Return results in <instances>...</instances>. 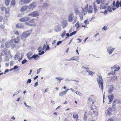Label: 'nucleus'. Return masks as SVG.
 I'll return each mask as SVG.
<instances>
[{"label":"nucleus","mask_w":121,"mask_h":121,"mask_svg":"<svg viewBox=\"0 0 121 121\" xmlns=\"http://www.w3.org/2000/svg\"><path fill=\"white\" fill-rule=\"evenodd\" d=\"M114 88L112 85L109 86L108 87V92L111 94L114 91Z\"/></svg>","instance_id":"obj_6"},{"label":"nucleus","mask_w":121,"mask_h":121,"mask_svg":"<svg viewBox=\"0 0 121 121\" xmlns=\"http://www.w3.org/2000/svg\"><path fill=\"white\" fill-rule=\"evenodd\" d=\"M97 81L99 84V87L101 88L102 92H103V80L101 76V75L98 76V77L97 79Z\"/></svg>","instance_id":"obj_1"},{"label":"nucleus","mask_w":121,"mask_h":121,"mask_svg":"<svg viewBox=\"0 0 121 121\" xmlns=\"http://www.w3.org/2000/svg\"><path fill=\"white\" fill-rule=\"evenodd\" d=\"M115 72H114V71H111L110 73H108V75L109 76H110L111 75H112V74H115Z\"/></svg>","instance_id":"obj_37"},{"label":"nucleus","mask_w":121,"mask_h":121,"mask_svg":"<svg viewBox=\"0 0 121 121\" xmlns=\"http://www.w3.org/2000/svg\"><path fill=\"white\" fill-rule=\"evenodd\" d=\"M16 4V1L15 0H12L11 4V6L13 7Z\"/></svg>","instance_id":"obj_22"},{"label":"nucleus","mask_w":121,"mask_h":121,"mask_svg":"<svg viewBox=\"0 0 121 121\" xmlns=\"http://www.w3.org/2000/svg\"><path fill=\"white\" fill-rule=\"evenodd\" d=\"M21 2L25 4H27V3L26 0H21Z\"/></svg>","instance_id":"obj_44"},{"label":"nucleus","mask_w":121,"mask_h":121,"mask_svg":"<svg viewBox=\"0 0 121 121\" xmlns=\"http://www.w3.org/2000/svg\"><path fill=\"white\" fill-rule=\"evenodd\" d=\"M93 96H94L93 95H91L89 97L88 100V103L89 104H90L91 103H92V104L93 103Z\"/></svg>","instance_id":"obj_11"},{"label":"nucleus","mask_w":121,"mask_h":121,"mask_svg":"<svg viewBox=\"0 0 121 121\" xmlns=\"http://www.w3.org/2000/svg\"><path fill=\"white\" fill-rule=\"evenodd\" d=\"M82 15H80V17L81 18V17L82 18L83 16L85 15V14H86L87 13V11H86L85 10H84V9H83L82 8Z\"/></svg>","instance_id":"obj_16"},{"label":"nucleus","mask_w":121,"mask_h":121,"mask_svg":"<svg viewBox=\"0 0 121 121\" xmlns=\"http://www.w3.org/2000/svg\"><path fill=\"white\" fill-rule=\"evenodd\" d=\"M18 68V67L17 66H14L13 68V69L14 70H15V69H17Z\"/></svg>","instance_id":"obj_61"},{"label":"nucleus","mask_w":121,"mask_h":121,"mask_svg":"<svg viewBox=\"0 0 121 121\" xmlns=\"http://www.w3.org/2000/svg\"><path fill=\"white\" fill-rule=\"evenodd\" d=\"M41 69V68H40L39 69H38L37 70V74H38L39 73V72H40V70Z\"/></svg>","instance_id":"obj_59"},{"label":"nucleus","mask_w":121,"mask_h":121,"mask_svg":"<svg viewBox=\"0 0 121 121\" xmlns=\"http://www.w3.org/2000/svg\"><path fill=\"white\" fill-rule=\"evenodd\" d=\"M32 55V53L30 52H29L27 54V57L28 58H29L30 57H31V56Z\"/></svg>","instance_id":"obj_28"},{"label":"nucleus","mask_w":121,"mask_h":121,"mask_svg":"<svg viewBox=\"0 0 121 121\" xmlns=\"http://www.w3.org/2000/svg\"><path fill=\"white\" fill-rule=\"evenodd\" d=\"M50 49V48L49 47V46L48 45L47 46V47L46 48V50H49Z\"/></svg>","instance_id":"obj_52"},{"label":"nucleus","mask_w":121,"mask_h":121,"mask_svg":"<svg viewBox=\"0 0 121 121\" xmlns=\"http://www.w3.org/2000/svg\"><path fill=\"white\" fill-rule=\"evenodd\" d=\"M95 3H94V8L95 12H96L97 10L96 9V6L95 4Z\"/></svg>","instance_id":"obj_31"},{"label":"nucleus","mask_w":121,"mask_h":121,"mask_svg":"<svg viewBox=\"0 0 121 121\" xmlns=\"http://www.w3.org/2000/svg\"><path fill=\"white\" fill-rule=\"evenodd\" d=\"M67 21L66 20H64L62 23L61 26L63 28H64L67 26Z\"/></svg>","instance_id":"obj_15"},{"label":"nucleus","mask_w":121,"mask_h":121,"mask_svg":"<svg viewBox=\"0 0 121 121\" xmlns=\"http://www.w3.org/2000/svg\"><path fill=\"white\" fill-rule=\"evenodd\" d=\"M120 68L119 67L117 69H116L114 70V72H115L116 71H118L120 69Z\"/></svg>","instance_id":"obj_62"},{"label":"nucleus","mask_w":121,"mask_h":121,"mask_svg":"<svg viewBox=\"0 0 121 121\" xmlns=\"http://www.w3.org/2000/svg\"><path fill=\"white\" fill-rule=\"evenodd\" d=\"M108 98L109 100V102L108 103V104H111V102L112 100L113 99V95H110L108 96Z\"/></svg>","instance_id":"obj_18"},{"label":"nucleus","mask_w":121,"mask_h":121,"mask_svg":"<svg viewBox=\"0 0 121 121\" xmlns=\"http://www.w3.org/2000/svg\"><path fill=\"white\" fill-rule=\"evenodd\" d=\"M114 102L116 104H118L120 103V100L119 99H116L114 100Z\"/></svg>","instance_id":"obj_33"},{"label":"nucleus","mask_w":121,"mask_h":121,"mask_svg":"<svg viewBox=\"0 0 121 121\" xmlns=\"http://www.w3.org/2000/svg\"><path fill=\"white\" fill-rule=\"evenodd\" d=\"M14 33V34H15L17 35H19V33L17 31H14L13 32Z\"/></svg>","instance_id":"obj_49"},{"label":"nucleus","mask_w":121,"mask_h":121,"mask_svg":"<svg viewBox=\"0 0 121 121\" xmlns=\"http://www.w3.org/2000/svg\"><path fill=\"white\" fill-rule=\"evenodd\" d=\"M93 9L92 7L91 6H89V9L88 12L89 13H92Z\"/></svg>","instance_id":"obj_23"},{"label":"nucleus","mask_w":121,"mask_h":121,"mask_svg":"<svg viewBox=\"0 0 121 121\" xmlns=\"http://www.w3.org/2000/svg\"><path fill=\"white\" fill-rule=\"evenodd\" d=\"M44 53V51H42L40 53L38 54V55H42Z\"/></svg>","instance_id":"obj_54"},{"label":"nucleus","mask_w":121,"mask_h":121,"mask_svg":"<svg viewBox=\"0 0 121 121\" xmlns=\"http://www.w3.org/2000/svg\"><path fill=\"white\" fill-rule=\"evenodd\" d=\"M39 15L38 11H36L29 14L28 15V16L36 17L39 16Z\"/></svg>","instance_id":"obj_3"},{"label":"nucleus","mask_w":121,"mask_h":121,"mask_svg":"<svg viewBox=\"0 0 121 121\" xmlns=\"http://www.w3.org/2000/svg\"><path fill=\"white\" fill-rule=\"evenodd\" d=\"M22 13L18 14L17 15V17H22Z\"/></svg>","instance_id":"obj_57"},{"label":"nucleus","mask_w":121,"mask_h":121,"mask_svg":"<svg viewBox=\"0 0 121 121\" xmlns=\"http://www.w3.org/2000/svg\"><path fill=\"white\" fill-rule=\"evenodd\" d=\"M75 57H76L74 56L71 58L72 60H78L79 59V58L78 59H77L75 58Z\"/></svg>","instance_id":"obj_42"},{"label":"nucleus","mask_w":121,"mask_h":121,"mask_svg":"<svg viewBox=\"0 0 121 121\" xmlns=\"http://www.w3.org/2000/svg\"><path fill=\"white\" fill-rule=\"evenodd\" d=\"M56 78L59 80L60 82L61 80L63 79V78H60L59 77H56Z\"/></svg>","instance_id":"obj_35"},{"label":"nucleus","mask_w":121,"mask_h":121,"mask_svg":"<svg viewBox=\"0 0 121 121\" xmlns=\"http://www.w3.org/2000/svg\"><path fill=\"white\" fill-rule=\"evenodd\" d=\"M19 41L17 40V39H12L11 40V43L12 44H13V46L14 47L15 46V44L14 43V42L15 43H18L19 42Z\"/></svg>","instance_id":"obj_13"},{"label":"nucleus","mask_w":121,"mask_h":121,"mask_svg":"<svg viewBox=\"0 0 121 121\" xmlns=\"http://www.w3.org/2000/svg\"><path fill=\"white\" fill-rule=\"evenodd\" d=\"M18 56V54H17L14 57V58L15 59V60L16 59H17V58Z\"/></svg>","instance_id":"obj_50"},{"label":"nucleus","mask_w":121,"mask_h":121,"mask_svg":"<svg viewBox=\"0 0 121 121\" xmlns=\"http://www.w3.org/2000/svg\"><path fill=\"white\" fill-rule=\"evenodd\" d=\"M107 121H113V120L112 118H110L108 119Z\"/></svg>","instance_id":"obj_64"},{"label":"nucleus","mask_w":121,"mask_h":121,"mask_svg":"<svg viewBox=\"0 0 121 121\" xmlns=\"http://www.w3.org/2000/svg\"><path fill=\"white\" fill-rule=\"evenodd\" d=\"M10 45L13 47H14L13 44L11 43V41L9 42H7L5 43V46L7 48H9Z\"/></svg>","instance_id":"obj_14"},{"label":"nucleus","mask_w":121,"mask_h":121,"mask_svg":"<svg viewBox=\"0 0 121 121\" xmlns=\"http://www.w3.org/2000/svg\"><path fill=\"white\" fill-rule=\"evenodd\" d=\"M16 26L18 28H22L24 27V25L23 23H19L16 24Z\"/></svg>","instance_id":"obj_10"},{"label":"nucleus","mask_w":121,"mask_h":121,"mask_svg":"<svg viewBox=\"0 0 121 121\" xmlns=\"http://www.w3.org/2000/svg\"><path fill=\"white\" fill-rule=\"evenodd\" d=\"M55 29L56 31L58 32L60 31L61 29L60 26L57 25L55 26Z\"/></svg>","instance_id":"obj_12"},{"label":"nucleus","mask_w":121,"mask_h":121,"mask_svg":"<svg viewBox=\"0 0 121 121\" xmlns=\"http://www.w3.org/2000/svg\"><path fill=\"white\" fill-rule=\"evenodd\" d=\"M107 5H108L106 3V5H103V6H102V7H101V8H102V9H105L107 7Z\"/></svg>","instance_id":"obj_34"},{"label":"nucleus","mask_w":121,"mask_h":121,"mask_svg":"<svg viewBox=\"0 0 121 121\" xmlns=\"http://www.w3.org/2000/svg\"><path fill=\"white\" fill-rule=\"evenodd\" d=\"M107 28V27L105 26H104L103 28L102 29H104V30H105Z\"/></svg>","instance_id":"obj_63"},{"label":"nucleus","mask_w":121,"mask_h":121,"mask_svg":"<svg viewBox=\"0 0 121 121\" xmlns=\"http://www.w3.org/2000/svg\"><path fill=\"white\" fill-rule=\"evenodd\" d=\"M62 42V41H60L58 42L56 44L57 45H58L60 44Z\"/></svg>","instance_id":"obj_55"},{"label":"nucleus","mask_w":121,"mask_h":121,"mask_svg":"<svg viewBox=\"0 0 121 121\" xmlns=\"http://www.w3.org/2000/svg\"><path fill=\"white\" fill-rule=\"evenodd\" d=\"M117 78V77L116 76H114L112 77L111 78L112 80H115Z\"/></svg>","instance_id":"obj_48"},{"label":"nucleus","mask_w":121,"mask_h":121,"mask_svg":"<svg viewBox=\"0 0 121 121\" xmlns=\"http://www.w3.org/2000/svg\"><path fill=\"white\" fill-rule=\"evenodd\" d=\"M97 108L96 106H92L91 108V110H93L94 109H97Z\"/></svg>","instance_id":"obj_38"},{"label":"nucleus","mask_w":121,"mask_h":121,"mask_svg":"<svg viewBox=\"0 0 121 121\" xmlns=\"http://www.w3.org/2000/svg\"><path fill=\"white\" fill-rule=\"evenodd\" d=\"M27 61V60L26 59L24 60L22 62V64H24L26 63Z\"/></svg>","instance_id":"obj_47"},{"label":"nucleus","mask_w":121,"mask_h":121,"mask_svg":"<svg viewBox=\"0 0 121 121\" xmlns=\"http://www.w3.org/2000/svg\"><path fill=\"white\" fill-rule=\"evenodd\" d=\"M75 13L76 14H78L80 13V11L77 9H75Z\"/></svg>","instance_id":"obj_29"},{"label":"nucleus","mask_w":121,"mask_h":121,"mask_svg":"<svg viewBox=\"0 0 121 121\" xmlns=\"http://www.w3.org/2000/svg\"><path fill=\"white\" fill-rule=\"evenodd\" d=\"M73 118L74 119L76 118L77 119L78 118V115H73Z\"/></svg>","instance_id":"obj_41"},{"label":"nucleus","mask_w":121,"mask_h":121,"mask_svg":"<svg viewBox=\"0 0 121 121\" xmlns=\"http://www.w3.org/2000/svg\"><path fill=\"white\" fill-rule=\"evenodd\" d=\"M117 67V66L116 65H114V66L112 67H111V69H114L115 68H116Z\"/></svg>","instance_id":"obj_60"},{"label":"nucleus","mask_w":121,"mask_h":121,"mask_svg":"<svg viewBox=\"0 0 121 121\" xmlns=\"http://www.w3.org/2000/svg\"><path fill=\"white\" fill-rule=\"evenodd\" d=\"M32 57H33L35 60H36L39 58V56L38 55L35 54L32 56Z\"/></svg>","instance_id":"obj_21"},{"label":"nucleus","mask_w":121,"mask_h":121,"mask_svg":"<svg viewBox=\"0 0 121 121\" xmlns=\"http://www.w3.org/2000/svg\"><path fill=\"white\" fill-rule=\"evenodd\" d=\"M37 6L36 3L33 2L30 4L28 6V8L29 9H33L36 7Z\"/></svg>","instance_id":"obj_8"},{"label":"nucleus","mask_w":121,"mask_h":121,"mask_svg":"<svg viewBox=\"0 0 121 121\" xmlns=\"http://www.w3.org/2000/svg\"><path fill=\"white\" fill-rule=\"evenodd\" d=\"M74 18V15L73 13H71L68 15V20L70 22H72Z\"/></svg>","instance_id":"obj_5"},{"label":"nucleus","mask_w":121,"mask_h":121,"mask_svg":"<svg viewBox=\"0 0 121 121\" xmlns=\"http://www.w3.org/2000/svg\"><path fill=\"white\" fill-rule=\"evenodd\" d=\"M107 9L108 11L112 12V10L111 9V8L109 6H108L107 8Z\"/></svg>","instance_id":"obj_45"},{"label":"nucleus","mask_w":121,"mask_h":121,"mask_svg":"<svg viewBox=\"0 0 121 121\" xmlns=\"http://www.w3.org/2000/svg\"><path fill=\"white\" fill-rule=\"evenodd\" d=\"M75 92L78 95H81V93L80 92L78 91H76Z\"/></svg>","instance_id":"obj_53"},{"label":"nucleus","mask_w":121,"mask_h":121,"mask_svg":"<svg viewBox=\"0 0 121 121\" xmlns=\"http://www.w3.org/2000/svg\"><path fill=\"white\" fill-rule=\"evenodd\" d=\"M107 113L108 115H111L112 112V108H110L107 109Z\"/></svg>","instance_id":"obj_20"},{"label":"nucleus","mask_w":121,"mask_h":121,"mask_svg":"<svg viewBox=\"0 0 121 121\" xmlns=\"http://www.w3.org/2000/svg\"><path fill=\"white\" fill-rule=\"evenodd\" d=\"M5 10V13L6 14L9 15V8H8L7 9H6Z\"/></svg>","instance_id":"obj_25"},{"label":"nucleus","mask_w":121,"mask_h":121,"mask_svg":"<svg viewBox=\"0 0 121 121\" xmlns=\"http://www.w3.org/2000/svg\"><path fill=\"white\" fill-rule=\"evenodd\" d=\"M28 7L27 5H25L23 6L21 8L20 11L21 12L25 11L27 10Z\"/></svg>","instance_id":"obj_17"},{"label":"nucleus","mask_w":121,"mask_h":121,"mask_svg":"<svg viewBox=\"0 0 121 121\" xmlns=\"http://www.w3.org/2000/svg\"><path fill=\"white\" fill-rule=\"evenodd\" d=\"M119 1L118 0H117V1L116 2V7L117 8H118L119 7Z\"/></svg>","instance_id":"obj_39"},{"label":"nucleus","mask_w":121,"mask_h":121,"mask_svg":"<svg viewBox=\"0 0 121 121\" xmlns=\"http://www.w3.org/2000/svg\"><path fill=\"white\" fill-rule=\"evenodd\" d=\"M76 32H77L76 31H74L73 32H72L69 35V36H71L75 34L76 33Z\"/></svg>","instance_id":"obj_40"},{"label":"nucleus","mask_w":121,"mask_h":121,"mask_svg":"<svg viewBox=\"0 0 121 121\" xmlns=\"http://www.w3.org/2000/svg\"><path fill=\"white\" fill-rule=\"evenodd\" d=\"M87 71L90 75H92L94 74V73L93 72L91 71H88L87 70Z\"/></svg>","instance_id":"obj_27"},{"label":"nucleus","mask_w":121,"mask_h":121,"mask_svg":"<svg viewBox=\"0 0 121 121\" xmlns=\"http://www.w3.org/2000/svg\"><path fill=\"white\" fill-rule=\"evenodd\" d=\"M67 91H65L61 92L59 93V96L61 97L65 95Z\"/></svg>","instance_id":"obj_19"},{"label":"nucleus","mask_w":121,"mask_h":121,"mask_svg":"<svg viewBox=\"0 0 121 121\" xmlns=\"http://www.w3.org/2000/svg\"><path fill=\"white\" fill-rule=\"evenodd\" d=\"M92 110L93 113L95 115H96L97 114L98 112L97 109H94Z\"/></svg>","instance_id":"obj_32"},{"label":"nucleus","mask_w":121,"mask_h":121,"mask_svg":"<svg viewBox=\"0 0 121 121\" xmlns=\"http://www.w3.org/2000/svg\"><path fill=\"white\" fill-rule=\"evenodd\" d=\"M48 4L47 3H44L43 5V7H46L47 6H48Z\"/></svg>","instance_id":"obj_43"},{"label":"nucleus","mask_w":121,"mask_h":121,"mask_svg":"<svg viewBox=\"0 0 121 121\" xmlns=\"http://www.w3.org/2000/svg\"><path fill=\"white\" fill-rule=\"evenodd\" d=\"M31 32V30H30L28 31H25L21 35V39L23 40H25L26 38L30 35Z\"/></svg>","instance_id":"obj_2"},{"label":"nucleus","mask_w":121,"mask_h":121,"mask_svg":"<svg viewBox=\"0 0 121 121\" xmlns=\"http://www.w3.org/2000/svg\"><path fill=\"white\" fill-rule=\"evenodd\" d=\"M5 3L7 6L9 5L10 3V1L9 0H5Z\"/></svg>","instance_id":"obj_24"},{"label":"nucleus","mask_w":121,"mask_h":121,"mask_svg":"<svg viewBox=\"0 0 121 121\" xmlns=\"http://www.w3.org/2000/svg\"><path fill=\"white\" fill-rule=\"evenodd\" d=\"M88 4H87L85 6L84 9L85 10L87 11H88Z\"/></svg>","instance_id":"obj_36"},{"label":"nucleus","mask_w":121,"mask_h":121,"mask_svg":"<svg viewBox=\"0 0 121 121\" xmlns=\"http://www.w3.org/2000/svg\"><path fill=\"white\" fill-rule=\"evenodd\" d=\"M30 19L28 17H26L19 19V21L22 22H25L29 21Z\"/></svg>","instance_id":"obj_9"},{"label":"nucleus","mask_w":121,"mask_h":121,"mask_svg":"<svg viewBox=\"0 0 121 121\" xmlns=\"http://www.w3.org/2000/svg\"><path fill=\"white\" fill-rule=\"evenodd\" d=\"M21 91V90L17 91L15 92L16 95L18 94Z\"/></svg>","instance_id":"obj_56"},{"label":"nucleus","mask_w":121,"mask_h":121,"mask_svg":"<svg viewBox=\"0 0 121 121\" xmlns=\"http://www.w3.org/2000/svg\"><path fill=\"white\" fill-rule=\"evenodd\" d=\"M1 11H2L3 12L5 10L6 8L4 6H2V7H1Z\"/></svg>","instance_id":"obj_46"},{"label":"nucleus","mask_w":121,"mask_h":121,"mask_svg":"<svg viewBox=\"0 0 121 121\" xmlns=\"http://www.w3.org/2000/svg\"><path fill=\"white\" fill-rule=\"evenodd\" d=\"M25 24L26 25L31 26H35V25L34 23V19H32L29 22H25Z\"/></svg>","instance_id":"obj_4"},{"label":"nucleus","mask_w":121,"mask_h":121,"mask_svg":"<svg viewBox=\"0 0 121 121\" xmlns=\"http://www.w3.org/2000/svg\"><path fill=\"white\" fill-rule=\"evenodd\" d=\"M31 81V79H29L27 82V84L28 83H30Z\"/></svg>","instance_id":"obj_51"},{"label":"nucleus","mask_w":121,"mask_h":121,"mask_svg":"<svg viewBox=\"0 0 121 121\" xmlns=\"http://www.w3.org/2000/svg\"><path fill=\"white\" fill-rule=\"evenodd\" d=\"M96 3L97 4H99L100 3V0H96V2L95 3Z\"/></svg>","instance_id":"obj_58"},{"label":"nucleus","mask_w":121,"mask_h":121,"mask_svg":"<svg viewBox=\"0 0 121 121\" xmlns=\"http://www.w3.org/2000/svg\"><path fill=\"white\" fill-rule=\"evenodd\" d=\"M66 32V31L65 30H64V31L63 32L61 35L62 38H64V36L65 35Z\"/></svg>","instance_id":"obj_30"},{"label":"nucleus","mask_w":121,"mask_h":121,"mask_svg":"<svg viewBox=\"0 0 121 121\" xmlns=\"http://www.w3.org/2000/svg\"><path fill=\"white\" fill-rule=\"evenodd\" d=\"M116 104V103L114 102H113L112 104V107L114 110H115V109Z\"/></svg>","instance_id":"obj_26"},{"label":"nucleus","mask_w":121,"mask_h":121,"mask_svg":"<svg viewBox=\"0 0 121 121\" xmlns=\"http://www.w3.org/2000/svg\"><path fill=\"white\" fill-rule=\"evenodd\" d=\"M115 49L114 48H113L112 46H110L108 47L107 48L108 52L109 54H111Z\"/></svg>","instance_id":"obj_7"}]
</instances>
